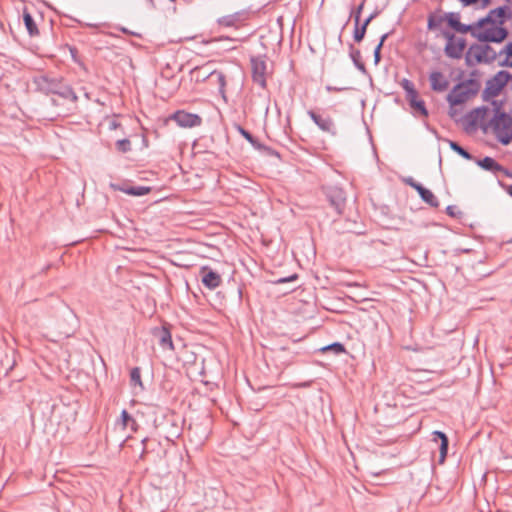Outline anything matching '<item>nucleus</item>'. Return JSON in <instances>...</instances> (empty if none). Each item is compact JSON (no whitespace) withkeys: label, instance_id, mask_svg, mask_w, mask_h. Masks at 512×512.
Listing matches in <instances>:
<instances>
[{"label":"nucleus","instance_id":"obj_35","mask_svg":"<svg viewBox=\"0 0 512 512\" xmlns=\"http://www.w3.org/2000/svg\"><path fill=\"white\" fill-rule=\"evenodd\" d=\"M116 149L119 152L126 153L131 150V142L129 139H121L116 142Z\"/></svg>","mask_w":512,"mask_h":512},{"label":"nucleus","instance_id":"obj_30","mask_svg":"<svg viewBox=\"0 0 512 512\" xmlns=\"http://www.w3.org/2000/svg\"><path fill=\"white\" fill-rule=\"evenodd\" d=\"M151 187L148 186H131L126 190V194L131 196H144L150 193Z\"/></svg>","mask_w":512,"mask_h":512},{"label":"nucleus","instance_id":"obj_33","mask_svg":"<svg viewBox=\"0 0 512 512\" xmlns=\"http://www.w3.org/2000/svg\"><path fill=\"white\" fill-rule=\"evenodd\" d=\"M322 352L332 351L334 354L339 355L346 351L345 346L340 342H334L321 349Z\"/></svg>","mask_w":512,"mask_h":512},{"label":"nucleus","instance_id":"obj_46","mask_svg":"<svg viewBox=\"0 0 512 512\" xmlns=\"http://www.w3.org/2000/svg\"><path fill=\"white\" fill-rule=\"evenodd\" d=\"M214 74L217 75L221 87H224L225 86V76H224V74L222 72H215V71L210 73V75H214Z\"/></svg>","mask_w":512,"mask_h":512},{"label":"nucleus","instance_id":"obj_29","mask_svg":"<svg viewBox=\"0 0 512 512\" xmlns=\"http://www.w3.org/2000/svg\"><path fill=\"white\" fill-rule=\"evenodd\" d=\"M130 383L132 386H139L141 390L144 389V385L141 379V369L134 367L130 371Z\"/></svg>","mask_w":512,"mask_h":512},{"label":"nucleus","instance_id":"obj_17","mask_svg":"<svg viewBox=\"0 0 512 512\" xmlns=\"http://www.w3.org/2000/svg\"><path fill=\"white\" fill-rule=\"evenodd\" d=\"M153 335L158 338L159 345L163 349H170V350L174 349L171 332H170L169 328H167L166 326H162L160 328H155L153 330Z\"/></svg>","mask_w":512,"mask_h":512},{"label":"nucleus","instance_id":"obj_36","mask_svg":"<svg viewBox=\"0 0 512 512\" xmlns=\"http://www.w3.org/2000/svg\"><path fill=\"white\" fill-rule=\"evenodd\" d=\"M121 422L124 427L129 425L133 426L136 424L135 419L125 409L121 412Z\"/></svg>","mask_w":512,"mask_h":512},{"label":"nucleus","instance_id":"obj_47","mask_svg":"<svg viewBox=\"0 0 512 512\" xmlns=\"http://www.w3.org/2000/svg\"><path fill=\"white\" fill-rule=\"evenodd\" d=\"M499 65L502 67H512V58H508V56H506L505 59L499 62Z\"/></svg>","mask_w":512,"mask_h":512},{"label":"nucleus","instance_id":"obj_22","mask_svg":"<svg viewBox=\"0 0 512 512\" xmlns=\"http://www.w3.org/2000/svg\"><path fill=\"white\" fill-rule=\"evenodd\" d=\"M495 12V9H492L488 12V14L485 17H482L478 20V25L479 27H481L482 30L490 27H502L501 25L498 24V14Z\"/></svg>","mask_w":512,"mask_h":512},{"label":"nucleus","instance_id":"obj_9","mask_svg":"<svg viewBox=\"0 0 512 512\" xmlns=\"http://www.w3.org/2000/svg\"><path fill=\"white\" fill-rule=\"evenodd\" d=\"M307 114L322 132L332 136L337 135V127L332 117L318 114L314 110H309Z\"/></svg>","mask_w":512,"mask_h":512},{"label":"nucleus","instance_id":"obj_32","mask_svg":"<svg viewBox=\"0 0 512 512\" xmlns=\"http://www.w3.org/2000/svg\"><path fill=\"white\" fill-rule=\"evenodd\" d=\"M400 84L406 92V99L412 97L413 95H418V91L415 89L414 84L410 80L404 78Z\"/></svg>","mask_w":512,"mask_h":512},{"label":"nucleus","instance_id":"obj_21","mask_svg":"<svg viewBox=\"0 0 512 512\" xmlns=\"http://www.w3.org/2000/svg\"><path fill=\"white\" fill-rule=\"evenodd\" d=\"M349 56L354 64V66L363 74L368 75V71L364 62L361 60V52L356 49L353 44H349Z\"/></svg>","mask_w":512,"mask_h":512},{"label":"nucleus","instance_id":"obj_48","mask_svg":"<svg viewBox=\"0 0 512 512\" xmlns=\"http://www.w3.org/2000/svg\"><path fill=\"white\" fill-rule=\"evenodd\" d=\"M346 88H339V87H335V86H331V85H327L326 86V90L328 92H340V91H343L345 90Z\"/></svg>","mask_w":512,"mask_h":512},{"label":"nucleus","instance_id":"obj_57","mask_svg":"<svg viewBox=\"0 0 512 512\" xmlns=\"http://www.w3.org/2000/svg\"><path fill=\"white\" fill-rule=\"evenodd\" d=\"M504 458H505V459H509V458H511V459H512V455H511V456L507 455V456H505Z\"/></svg>","mask_w":512,"mask_h":512},{"label":"nucleus","instance_id":"obj_13","mask_svg":"<svg viewBox=\"0 0 512 512\" xmlns=\"http://www.w3.org/2000/svg\"><path fill=\"white\" fill-rule=\"evenodd\" d=\"M248 19V12L245 10L237 11L233 14L225 15L218 19V24L224 27L238 28Z\"/></svg>","mask_w":512,"mask_h":512},{"label":"nucleus","instance_id":"obj_31","mask_svg":"<svg viewBox=\"0 0 512 512\" xmlns=\"http://www.w3.org/2000/svg\"><path fill=\"white\" fill-rule=\"evenodd\" d=\"M367 27L363 24H354L353 39L360 43L366 35Z\"/></svg>","mask_w":512,"mask_h":512},{"label":"nucleus","instance_id":"obj_51","mask_svg":"<svg viewBox=\"0 0 512 512\" xmlns=\"http://www.w3.org/2000/svg\"><path fill=\"white\" fill-rule=\"evenodd\" d=\"M482 1V6L483 7H486L487 5L490 4L491 0H481Z\"/></svg>","mask_w":512,"mask_h":512},{"label":"nucleus","instance_id":"obj_25","mask_svg":"<svg viewBox=\"0 0 512 512\" xmlns=\"http://www.w3.org/2000/svg\"><path fill=\"white\" fill-rule=\"evenodd\" d=\"M417 192H418L420 198L425 203L430 205L431 207H438L439 206V201L436 198V196L432 193V191H430L429 189L425 188L423 185L421 187H419Z\"/></svg>","mask_w":512,"mask_h":512},{"label":"nucleus","instance_id":"obj_54","mask_svg":"<svg viewBox=\"0 0 512 512\" xmlns=\"http://www.w3.org/2000/svg\"><path fill=\"white\" fill-rule=\"evenodd\" d=\"M111 127H112V128H116V127H117V123H116V122H112V123H111Z\"/></svg>","mask_w":512,"mask_h":512},{"label":"nucleus","instance_id":"obj_40","mask_svg":"<svg viewBox=\"0 0 512 512\" xmlns=\"http://www.w3.org/2000/svg\"><path fill=\"white\" fill-rule=\"evenodd\" d=\"M404 182H405V184H407L408 186L412 187L416 191L419 189V187L422 186V184L416 182L412 177L405 178Z\"/></svg>","mask_w":512,"mask_h":512},{"label":"nucleus","instance_id":"obj_50","mask_svg":"<svg viewBox=\"0 0 512 512\" xmlns=\"http://www.w3.org/2000/svg\"><path fill=\"white\" fill-rule=\"evenodd\" d=\"M499 173H502L504 176L512 178V171L506 169L502 166V170H499Z\"/></svg>","mask_w":512,"mask_h":512},{"label":"nucleus","instance_id":"obj_38","mask_svg":"<svg viewBox=\"0 0 512 512\" xmlns=\"http://www.w3.org/2000/svg\"><path fill=\"white\" fill-rule=\"evenodd\" d=\"M297 279H298V274L294 273L287 277H280L275 280H272V283L275 285H280V284L296 281Z\"/></svg>","mask_w":512,"mask_h":512},{"label":"nucleus","instance_id":"obj_24","mask_svg":"<svg viewBox=\"0 0 512 512\" xmlns=\"http://www.w3.org/2000/svg\"><path fill=\"white\" fill-rule=\"evenodd\" d=\"M23 22L27 29L28 34L31 37L39 35V30L34 21V18L32 17V15L28 12V10L26 8L23 11Z\"/></svg>","mask_w":512,"mask_h":512},{"label":"nucleus","instance_id":"obj_3","mask_svg":"<svg viewBox=\"0 0 512 512\" xmlns=\"http://www.w3.org/2000/svg\"><path fill=\"white\" fill-rule=\"evenodd\" d=\"M477 75V70L472 71L469 79L457 83L452 88L446 97V100L451 107L464 104L479 93L481 84L479 80L475 78Z\"/></svg>","mask_w":512,"mask_h":512},{"label":"nucleus","instance_id":"obj_14","mask_svg":"<svg viewBox=\"0 0 512 512\" xmlns=\"http://www.w3.org/2000/svg\"><path fill=\"white\" fill-rule=\"evenodd\" d=\"M234 127L237 130V132L241 136H243L256 150L266 151V152H268L271 155L272 154H278L277 152H275L271 148H269V147L265 146L264 144L260 143L257 138H255L248 130L243 128L240 124H235Z\"/></svg>","mask_w":512,"mask_h":512},{"label":"nucleus","instance_id":"obj_55","mask_svg":"<svg viewBox=\"0 0 512 512\" xmlns=\"http://www.w3.org/2000/svg\"><path fill=\"white\" fill-rule=\"evenodd\" d=\"M50 268V265H47L45 268H43V272L47 271Z\"/></svg>","mask_w":512,"mask_h":512},{"label":"nucleus","instance_id":"obj_12","mask_svg":"<svg viewBox=\"0 0 512 512\" xmlns=\"http://www.w3.org/2000/svg\"><path fill=\"white\" fill-rule=\"evenodd\" d=\"M488 108L485 106L477 107L468 112L464 117L465 130L469 131L471 128H475L477 124L484 120Z\"/></svg>","mask_w":512,"mask_h":512},{"label":"nucleus","instance_id":"obj_42","mask_svg":"<svg viewBox=\"0 0 512 512\" xmlns=\"http://www.w3.org/2000/svg\"><path fill=\"white\" fill-rule=\"evenodd\" d=\"M456 45H457V48L460 50V53L463 55V51L464 49L466 48V40L464 38H461V37H456Z\"/></svg>","mask_w":512,"mask_h":512},{"label":"nucleus","instance_id":"obj_2","mask_svg":"<svg viewBox=\"0 0 512 512\" xmlns=\"http://www.w3.org/2000/svg\"><path fill=\"white\" fill-rule=\"evenodd\" d=\"M458 33H470V35L482 43H502L509 35V31L505 27H490L481 29L478 20L471 24L459 23L455 29Z\"/></svg>","mask_w":512,"mask_h":512},{"label":"nucleus","instance_id":"obj_27","mask_svg":"<svg viewBox=\"0 0 512 512\" xmlns=\"http://www.w3.org/2000/svg\"><path fill=\"white\" fill-rule=\"evenodd\" d=\"M495 13L498 14V24L503 26L504 23L508 20L511 19L512 17V12H511V9L510 7L504 5V6H500V7H497L495 8Z\"/></svg>","mask_w":512,"mask_h":512},{"label":"nucleus","instance_id":"obj_44","mask_svg":"<svg viewBox=\"0 0 512 512\" xmlns=\"http://www.w3.org/2000/svg\"><path fill=\"white\" fill-rule=\"evenodd\" d=\"M381 49L382 48L379 46H376L374 49L373 56H374V64L375 65H378L381 60Z\"/></svg>","mask_w":512,"mask_h":512},{"label":"nucleus","instance_id":"obj_37","mask_svg":"<svg viewBox=\"0 0 512 512\" xmlns=\"http://www.w3.org/2000/svg\"><path fill=\"white\" fill-rule=\"evenodd\" d=\"M365 1L363 0L356 9L351 12V17L354 19V24H359L361 20V13L364 8Z\"/></svg>","mask_w":512,"mask_h":512},{"label":"nucleus","instance_id":"obj_58","mask_svg":"<svg viewBox=\"0 0 512 512\" xmlns=\"http://www.w3.org/2000/svg\"><path fill=\"white\" fill-rule=\"evenodd\" d=\"M146 441H147V438H144V439L142 440V443H143V444H145V443H146Z\"/></svg>","mask_w":512,"mask_h":512},{"label":"nucleus","instance_id":"obj_19","mask_svg":"<svg viewBox=\"0 0 512 512\" xmlns=\"http://www.w3.org/2000/svg\"><path fill=\"white\" fill-rule=\"evenodd\" d=\"M432 436H433L432 440L434 442L437 443L438 441H440V445H439L440 460H439V462L443 463L447 456V453H448L449 439H448L447 435L442 431H434L432 433Z\"/></svg>","mask_w":512,"mask_h":512},{"label":"nucleus","instance_id":"obj_39","mask_svg":"<svg viewBox=\"0 0 512 512\" xmlns=\"http://www.w3.org/2000/svg\"><path fill=\"white\" fill-rule=\"evenodd\" d=\"M110 188L114 191H121L126 194V190L129 189L131 186L127 182L123 183H110Z\"/></svg>","mask_w":512,"mask_h":512},{"label":"nucleus","instance_id":"obj_7","mask_svg":"<svg viewBox=\"0 0 512 512\" xmlns=\"http://www.w3.org/2000/svg\"><path fill=\"white\" fill-rule=\"evenodd\" d=\"M266 56H252L250 58L251 63V72H252V80L255 84H257L262 89H265L267 86L266 82Z\"/></svg>","mask_w":512,"mask_h":512},{"label":"nucleus","instance_id":"obj_43","mask_svg":"<svg viewBox=\"0 0 512 512\" xmlns=\"http://www.w3.org/2000/svg\"><path fill=\"white\" fill-rule=\"evenodd\" d=\"M446 212L451 217H456L457 214H461V212L458 210V208L456 206H454V205H449L446 208Z\"/></svg>","mask_w":512,"mask_h":512},{"label":"nucleus","instance_id":"obj_4","mask_svg":"<svg viewBox=\"0 0 512 512\" xmlns=\"http://www.w3.org/2000/svg\"><path fill=\"white\" fill-rule=\"evenodd\" d=\"M494 112L493 118L487 126H482V129L487 132V128L490 127L497 140L503 145H508L512 140V117L500 108H496Z\"/></svg>","mask_w":512,"mask_h":512},{"label":"nucleus","instance_id":"obj_26","mask_svg":"<svg viewBox=\"0 0 512 512\" xmlns=\"http://www.w3.org/2000/svg\"><path fill=\"white\" fill-rule=\"evenodd\" d=\"M444 21H446L445 14L440 15V14L432 13L428 16L427 28L429 30H436L439 27H441V25Z\"/></svg>","mask_w":512,"mask_h":512},{"label":"nucleus","instance_id":"obj_15","mask_svg":"<svg viewBox=\"0 0 512 512\" xmlns=\"http://www.w3.org/2000/svg\"><path fill=\"white\" fill-rule=\"evenodd\" d=\"M443 37L447 40V43L444 48L445 54L452 59H460L462 54L456 45V36L450 31H443Z\"/></svg>","mask_w":512,"mask_h":512},{"label":"nucleus","instance_id":"obj_59","mask_svg":"<svg viewBox=\"0 0 512 512\" xmlns=\"http://www.w3.org/2000/svg\"><path fill=\"white\" fill-rule=\"evenodd\" d=\"M506 1L509 2L511 4V6H512V0H506Z\"/></svg>","mask_w":512,"mask_h":512},{"label":"nucleus","instance_id":"obj_8","mask_svg":"<svg viewBox=\"0 0 512 512\" xmlns=\"http://www.w3.org/2000/svg\"><path fill=\"white\" fill-rule=\"evenodd\" d=\"M325 195L330 205L337 214H342L346 205V193L338 186H329L325 188Z\"/></svg>","mask_w":512,"mask_h":512},{"label":"nucleus","instance_id":"obj_6","mask_svg":"<svg viewBox=\"0 0 512 512\" xmlns=\"http://www.w3.org/2000/svg\"><path fill=\"white\" fill-rule=\"evenodd\" d=\"M512 75L505 70L498 71L492 78L487 80L482 97L485 101L500 94L502 89L511 80Z\"/></svg>","mask_w":512,"mask_h":512},{"label":"nucleus","instance_id":"obj_11","mask_svg":"<svg viewBox=\"0 0 512 512\" xmlns=\"http://www.w3.org/2000/svg\"><path fill=\"white\" fill-rule=\"evenodd\" d=\"M199 275L202 284L209 290H214L222 284L221 275L208 266L201 267Z\"/></svg>","mask_w":512,"mask_h":512},{"label":"nucleus","instance_id":"obj_20","mask_svg":"<svg viewBox=\"0 0 512 512\" xmlns=\"http://www.w3.org/2000/svg\"><path fill=\"white\" fill-rule=\"evenodd\" d=\"M476 164L481 167L483 170L489 171L497 175L499 170H502V165H500L494 158L486 156L482 159H478Z\"/></svg>","mask_w":512,"mask_h":512},{"label":"nucleus","instance_id":"obj_56","mask_svg":"<svg viewBox=\"0 0 512 512\" xmlns=\"http://www.w3.org/2000/svg\"><path fill=\"white\" fill-rule=\"evenodd\" d=\"M146 452H147V451H146V448L144 447V449H143V451H142V453H141V458L143 457V455H144Z\"/></svg>","mask_w":512,"mask_h":512},{"label":"nucleus","instance_id":"obj_18","mask_svg":"<svg viewBox=\"0 0 512 512\" xmlns=\"http://www.w3.org/2000/svg\"><path fill=\"white\" fill-rule=\"evenodd\" d=\"M164 436L168 441L174 442L182 432L181 426L174 420H166L163 425Z\"/></svg>","mask_w":512,"mask_h":512},{"label":"nucleus","instance_id":"obj_23","mask_svg":"<svg viewBox=\"0 0 512 512\" xmlns=\"http://www.w3.org/2000/svg\"><path fill=\"white\" fill-rule=\"evenodd\" d=\"M407 101L416 114H419L422 117H428L429 113L425 102L422 99H419L418 95H413L412 97L407 98Z\"/></svg>","mask_w":512,"mask_h":512},{"label":"nucleus","instance_id":"obj_41","mask_svg":"<svg viewBox=\"0 0 512 512\" xmlns=\"http://www.w3.org/2000/svg\"><path fill=\"white\" fill-rule=\"evenodd\" d=\"M505 54L508 58H512V42H509L502 50L499 51L498 55Z\"/></svg>","mask_w":512,"mask_h":512},{"label":"nucleus","instance_id":"obj_10","mask_svg":"<svg viewBox=\"0 0 512 512\" xmlns=\"http://www.w3.org/2000/svg\"><path fill=\"white\" fill-rule=\"evenodd\" d=\"M171 119L174 120L180 127L184 128L200 126L202 123V118L198 114L188 113L181 110L173 113Z\"/></svg>","mask_w":512,"mask_h":512},{"label":"nucleus","instance_id":"obj_45","mask_svg":"<svg viewBox=\"0 0 512 512\" xmlns=\"http://www.w3.org/2000/svg\"><path fill=\"white\" fill-rule=\"evenodd\" d=\"M377 15H378V12H377V11H375V12L371 13V14H370V15H369V16H368V17H367V18L362 22V24H363V25H365L366 27H368V26H369V24L371 23V21H372L374 18H376V17H377Z\"/></svg>","mask_w":512,"mask_h":512},{"label":"nucleus","instance_id":"obj_28","mask_svg":"<svg viewBox=\"0 0 512 512\" xmlns=\"http://www.w3.org/2000/svg\"><path fill=\"white\" fill-rule=\"evenodd\" d=\"M447 142H448L451 150H453L455 153H457L464 159H466V160L473 159V155L471 153H469L466 149H464L461 145H459L457 142L452 141V140H447Z\"/></svg>","mask_w":512,"mask_h":512},{"label":"nucleus","instance_id":"obj_60","mask_svg":"<svg viewBox=\"0 0 512 512\" xmlns=\"http://www.w3.org/2000/svg\"><path fill=\"white\" fill-rule=\"evenodd\" d=\"M508 243L512 244V238L508 241Z\"/></svg>","mask_w":512,"mask_h":512},{"label":"nucleus","instance_id":"obj_5","mask_svg":"<svg viewBox=\"0 0 512 512\" xmlns=\"http://www.w3.org/2000/svg\"><path fill=\"white\" fill-rule=\"evenodd\" d=\"M498 53L489 45V43L472 44L465 55V63L467 66L476 64H490L497 59Z\"/></svg>","mask_w":512,"mask_h":512},{"label":"nucleus","instance_id":"obj_52","mask_svg":"<svg viewBox=\"0 0 512 512\" xmlns=\"http://www.w3.org/2000/svg\"><path fill=\"white\" fill-rule=\"evenodd\" d=\"M508 193L510 196H512V184L510 185L509 189H508Z\"/></svg>","mask_w":512,"mask_h":512},{"label":"nucleus","instance_id":"obj_34","mask_svg":"<svg viewBox=\"0 0 512 512\" xmlns=\"http://www.w3.org/2000/svg\"><path fill=\"white\" fill-rule=\"evenodd\" d=\"M446 22L453 30H455L459 23H460V17L458 13H445Z\"/></svg>","mask_w":512,"mask_h":512},{"label":"nucleus","instance_id":"obj_16","mask_svg":"<svg viewBox=\"0 0 512 512\" xmlns=\"http://www.w3.org/2000/svg\"><path fill=\"white\" fill-rule=\"evenodd\" d=\"M430 87L435 92H443L448 89L449 81L440 71H432L429 75Z\"/></svg>","mask_w":512,"mask_h":512},{"label":"nucleus","instance_id":"obj_1","mask_svg":"<svg viewBox=\"0 0 512 512\" xmlns=\"http://www.w3.org/2000/svg\"><path fill=\"white\" fill-rule=\"evenodd\" d=\"M36 91L45 95H57L64 101L76 103L78 96L71 85L61 76L53 73H42L32 79Z\"/></svg>","mask_w":512,"mask_h":512},{"label":"nucleus","instance_id":"obj_49","mask_svg":"<svg viewBox=\"0 0 512 512\" xmlns=\"http://www.w3.org/2000/svg\"><path fill=\"white\" fill-rule=\"evenodd\" d=\"M388 36H389V33H385V34H383V35L380 37V41H379V43H378L376 46H379V47H381V48H382V47H383V45H384V43H385V41H386V39L388 38Z\"/></svg>","mask_w":512,"mask_h":512},{"label":"nucleus","instance_id":"obj_53","mask_svg":"<svg viewBox=\"0 0 512 512\" xmlns=\"http://www.w3.org/2000/svg\"><path fill=\"white\" fill-rule=\"evenodd\" d=\"M200 69L198 67H195L194 69L191 70V73H194L196 71H199Z\"/></svg>","mask_w":512,"mask_h":512}]
</instances>
